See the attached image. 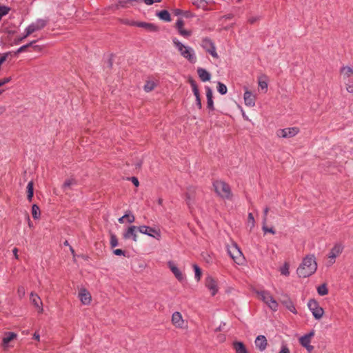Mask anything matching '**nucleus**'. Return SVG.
I'll return each instance as SVG.
<instances>
[{"label": "nucleus", "instance_id": "nucleus-19", "mask_svg": "<svg viewBox=\"0 0 353 353\" xmlns=\"http://www.w3.org/2000/svg\"><path fill=\"white\" fill-rule=\"evenodd\" d=\"M175 28L177 30L179 34L185 38H189L192 34L191 30L184 28V21L181 19H179L176 21L175 23Z\"/></svg>", "mask_w": 353, "mask_h": 353}, {"label": "nucleus", "instance_id": "nucleus-44", "mask_svg": "<svg viewBox=\"0 0 353 353\" xmlns=\"http://www.w3.org/2000/svg\"><path fill=\"white\" fill-rule=\"evenodd\" d=\"M206 52H208L209 54H210L214 58H215V59L219 58V55L216 51L215 45L213 47H212L211 48H210V50H206Z\"/></svg>", "mask_w": 353, "mask_h": 353}, {"label": "nucleus", "instance_id": "nucleus-49", "mask_svg": "<svg viewBox=\"0 0 353 353\" xmlns=\"http://www.w3.org/2000/svg\"><path fill=\"white\" fill-rule=\"evenodd\" d=\"M17 292H18L19 296L21 298L25 296V294H26V290H25L24 287H23V286L19 287L18 288Z\"/></svg>", "mask_w": 353, "mask_h": 353}, {"label": "nucleus", "instance_id": "nucleus-21", "mask_svg": "<svg viewBox=\"0 0 353 353\" xmlns=\"http://www.w3.org/2000/svg\"><path fill=\"white\" fill-rule=\"evenodd\" d=\"M17 337V334L14 332H8L4 334V336L2 339L1 346L4 350H6L9 347V343L16 339Z\"/></svg>", "mask_w": 353, "mask_h": 353}, {"label": "nucleus", "instance_id": "nucleus-37", "mask_svg": "<svg viewBox=\"0 0 353 353\" xmlns=\"http://www.w3.org/2000/svg\"><path fill=\"white\" fill-rule=\"evenodd\" d=\"M192 268L194 270V277L197 281H199L202 276V271L196 264H193Z\"/></svg>", "mask_w": 353, "mask_h": 353}, {"label": "nucleus", "instance_id": "nucleus-14", "mask_svg": "<svg viewBox=\"0 0 353 353\" xmlns=\"http://www.w3.org/2000/svg\"><path fill=\"white\" fill-rule=\"evenodd\" d=\"M167 265L168 268L170 270L172 273L174 274L175 278L179 281L182 282L185 281V274L179 270V268L176 266L175 263L172 261H169L167 262Z\"/></svg>", "mask_w": 353, "mask_h": 353}, {"label": "nucleus", "instance_id": "nucleus-26", "mask_svg": "<svg viewBox=\"0 0 353 353\" xmlns=\"http://www.w3.org/2000/svg\"><path fill=\"white\" fill-rule=\"evenodd\" d=\"M197 73L202 81L205 82L210 80L211 75L205 69L199 68L197 69Z\"/></svg>", "mask_w": 353, "mask_h": 353}, {"label": "nucleus", "instance_id": "nucleus-2", "mask_svg": "<svg viewBox=\"0 0 353 353\" xmlns=\"http://www.w3.org/2000/svg\"><path fill=\"white\" fill-rule=\"evenodd\" d=\"M172 41L174 47L183 58L191 63L196 62V55L192 47L183 44L176 38H172Z\"/></svg>", "mask_w": 353, "mask_h": 353}, {"label": "nucleus", "instance_id": "nucleus-43", "mask_svg": "<svg viewBox=\"0 0 353 353\" xmlns=\"http://www.w3.org/2000/svg\"><path fill=\"white\" fill-rule=\"evenodd\" d=\"M110 245L112 248H115L118 245V240L114 234H112L110 236Z\"/></svg>", "mask_w": 353, "mask_h": 353}, {"label": "nucleus", "instance_id": "nucleus-58", "mask_svg": "<svg viewBox=\"0 0 353 353\" xmlns=\"http://www.w3.org/2000/svg\"><path fill=\"white\" fill-rule=\"evenodd\" d=\"M33 339L39 341H40V335L39 334V333L34 332V334H33Z\"/></svg>", "mask_w": 353, "mask_h": 353}, {"label": "nucleus", "instance_id": "nucleus-1", "mask_svg": "<svg viewBox=\"0 0 353 353\" xmlns=\"http://www.w3.org/2000/svg\"><path fill=\"white\" fill-rule=\"evenodd\" d=\"M317 270V262L314 254L304 256L296 269L299 278H307L314 274Z\"/></svg>", "mask_w": 353, "mask_h": 353}, {"label": "nucleus", "instance_id": "nucleus-6", "mask_svg": "<svg viewBox=\"0 0 353 353\" xmlns=\"http://www.w3.org/2000/svg\"><path fill=\"white\" fill-rule=\"evenodd\" d=\"M172 325L178 330H186L188 328V321L183 319L179 312H174L171 316Z\"/></svg>", "mask_w": 353, "mask_h": 353}, {"label": "nucleus", "instance_id": "nucleus-32", "mask_svg": "<svg viewBox=\"0 0 353 353\" xmlns=\"http://www.w3.org/2000/svg\"><path fill=\"white\" fill-rule=\"evenodd\" d=\"M201 47L206 51L214 46V43L209 38H203L201 40Z\"/></svg>", "mask_w": 353, "mask_h": 353}, {"label": "nucleus", "instance_id": "nucleus-36", "mask_svg": "<svg viewBox=\"0 0 353 353\" xmlns=\"http://www.w3.org/2000/svg\"><path fill=\"white\" fill-rule=\"evenodd\" d=\"M157 86V83L154 81H147L144 85V90L146 92H151Z\"/></svg>", "mask_w": 353, "mask_h": 353}, {"label": "nucleus", "instance_id": "nucleus-46", "mask_svg": "<svg viewBox=\"0 0 353 353\" xmlns=\"http://www.w3.org/2000/svg\"><path fill=\"white\" fill-rule=\"evenodd\" d=\"M266 222H263V227H262V229H263V231L265 232V233H267V232H269V233H271L272 234H275V230L272 228H268L267 225H265Z\"/></svg>", "mask_w": 353, "mask_h": 353}, {"label": "nucleus", "instance_id": "nucleus-60", "mask_svg": "<svg viewBox=\"0 0 353 353\" xmlns=\"http://www.w3.org/2000/svg\"><path fill=\"white\" fill-rule=\"evenodd\" d=\"M174 13H175V14H177V15H178V14H180L181 13V10H179V9H176V10H174Z\"/></svg>", "mask_w": 353, "mask_h": 353}, {"label": "nucleus", "instance_id": "nucleus-56", "mask_svg": "<svg viewBox=\"0 0 353 353\" xmlns=\"http://www.w3.org/2000/svg\"><path fill=\"white\" fill-rule=\"evenodd\" d=\"M209 0H194L193 3L197 4L198 3H208Z\"/></svg>", "mask_w": 353, "mask_h": 353}, {"label": "nucleus", "instance_id": "nucleus-29", "mask_svg": "<svg viewBox=\"0 0 353 353\" xmlns=\"http://www.w3.org/2000/svg\"><path fill=\"white\" fill-rule=\"evenodd\" d=\"M120 223H123L125 221L129 223H132L135 221L134 216L130 212L125 214L123 216L118 219Z\"/></svg>", "mask_w": 353, "mask_h": 353}, {"label": "nucleus", "instance_id": "nucleus-11", "mask_svg": "<svg viewBox=\"0 0 353 353\" xmlns=\"http://www.w3.org/2000/svg\"><path fill=\"white\" fill-rule=\"evenodd\" d=\"M138 231L143 234L153 237L157 240L161 238V232L159 229L151 228L147 225H141L138 227Z\"/></svg>", "mask_w": 353, "mask_h": 353}, {"label": "nucleus", "instance_id": "nucleus-17", "mask_svg": "<svg viewBox=\"0 0 353 353\" xmlns=\"http://www.w3.org/2000/svg\"><path fill=\"white\" fill-rule=\"evenodd\" d=\"M245 92L243 94V100L245 105L250 108L255 106L256 96L252 92L249 90L247 88H244Z\"/></svg>", "mask_w": 353, "mask_h": 353}, {"label": "nucleus", "instance_id": "nucleus-63", "mask_svg": "<svg viewBox=\"0 0 353 353\" xmlns=\"http://www.w3.org/2000/svg\"><path fill=\"white\" fill-rule=\"evenodd\" d=\"M243 117H245L246 119H248V117L245 116V114L243 111Z\"/></svg>", "mask_w": 353, "mask_h": 353}, {"label": "nucleus", "instance_id": "nucleus-24", "mask_svg": "<svg viewBox=\"0 0 353 353\" xmlns=\"http://www.w3.org/2000/svg\"><path fill=\"white\" fill-rule=\"evenodd\" d=\"M255 345L260 351L265 350L268 345L266 338L263 335L258 336L255 339Z\"/></svg>", "mask_w": 353, "mask_h": 353}, {"label": "nucleus", "instance_id": "nucleus-12", "mask_svg": "<svg viewBox=\"0 0 353 353\" xmlns=\"http://www.w3.org/2000/svg\"><path fill=\"white\" fill-rule=\"evenodd\" d=\"M279 302L285 307L286 310L293 313L294 314H296L298 313L294 301L288 294H282L279 299Z\"/></svg>", "mask_w": 353, "mask_h": 353}, {"label": "nucleus", "instance_id": "nucleus-57", "mask_svg": "<svg viewBox=\"0 0 353 353\" xmlns=\"http://www.w3.org/2000/svg\"><path fill=\"white\" fill-rule=\"evenodd\" d=\"M26 219H27V221H28V226L30 228H32L33 227V225H32V223L30 221V216L28 214L27 216H26Z\"/></svg>", "mask_w": 353, "mask_h": 353}, {"label": "nucleus", "instance_id": "nucleus-50", "mask_svg": "<svg viewBox=\"0 0 353 353\" xmlns=\"http://www.w3.org/2000/svg\"><path fill=\"white\" fill-rule=\"evenodd\" d=\"M113 253L117 256H125V251L121 249H116L113 250Z\"/></svg>", "mask_w": 353, "mask_h": 353}, {"label": "nucleus", "instance_id": "nucleus-20", "mask_svg": "<svg viewBox=\"0 0 353 353\" xmlns=\"http://www.w3.org/2000/svg\"><path fill=\"white\" fill-rule=\"evenodd\" d=\"M138 228L135 225H131L123 232V237L125 239H132L133 241L137 242L138 241V234L137 231Z\"/></svg>", "mask_w": 353, "mask_h": 353}, {"label": "nucleus", "instance_id": "nucleus-4", "mask_svg": "<svg viewBox=\"0 0 353 353\" xmlns=\"http://www.w3.org/2000/svg\"><path fill=\"white\" fill-rule=\"evenodd\" d=\"M340 76L345 85L346 90L353 93V68L350 66H343L340 70Z\"/></svg>", "mask_w": 353, "mask_h": 353}, {"label": "nucleus", "instance_id": "nucleus-51", "mask_svg": "<svg viewBox=\"0 0 353 353\" xmlns=\"http://www.w3.org/2000/svg\"><path fill=\"white\" fill-rule=\"evenodd\" d=\"M11 81V77H6L2 79H0V87L5 85L6 83H9Z\"/></svg>", "mask_w": 353, "mask_h": 353}, {"label": "nucleus", "instance_id": "nucleus-10", "mask_svg": "<svg viewBox=\"0 0 353 353\" xmlns=\"http://www.w3.org/2000/svg\"><path fill=\"white\" fill-rule=\"evenodd\" d=\"M205 286L212 296H215L219 290L218 280L210 275L205 279Z\"/></svg>", "mask_w": 353, "mask_h": 353}, {"label": "nucleus", "instance_id": "nucleus-5", "mask_svg": "<svg viewBox=\"0 0 353 353\" xmlns=\"http://www.w3.org/2000/svg\"><path fill=\"white\" fill-rule=\"evenodd\" d=\"M258 299L262 301L271 310L276 312L279 309V303L268 291H261L257 293Z\"/></svg>", "mask_w": 353, "mask_h": 353}, {"label": "nucleus", "instance_id": "nucleus-59", "mask_svg": "<svg viewBox=\"0 0 353 353\" xmlns=\"http://www.w3.org/2000/svg\"><path fill=\"white\" fill-rule=\"evenodd\" d=\"M26 37H24V35H23V37H21L20 38H19V39H17V43H18L21 42V41H22L24 39H26Z\"/></svg>", "mask_w": 353, "mask_h": 353}, {"label": "nucleus", "instance_id": "nucleus-31", "mask_svg": "<svg viewBox=\"0 0 353 353\" xmlns=\"http://www.w3.org/2000/svg\"><path fill=\"white\" fill-rule=\"evenodd\" d=\"M157 16L161 20L170 22L171 21V17L168 11L167 10H161L157 12Z\"/></svg>", "mask_w": 353, "mask_h": 353}, {"label": "nucleus", "instance_id": "nucleus-13", "mask_svg": "<svg viewBox=\"0 0 353 353\" xmlns=\"http://www.w3.org/2000/svg\"><path fill=\"white\" fill-rule=\"evenodd\" d=\"M314 336V331H311L307 334L300 337L299 343L304 347L308 352H311L314 350V347L310 345L312 338Z\"/></svg>", "mask_w": 353, "mask_h": 353}, {"label": "nucleus", "instance_id": "nucleus-9", "mask_svg": "<svg viewBox=\"0 0 353 353\" xmlns=\"http://www.w3.org/2000/svg\"><path fill=\"white\" fill-rule=\"evenodd\" d=\"M123 23L125 24L129 25V26H137V27L144 28L145 30H147L148 32H158L159 30V27L157 25H155L154 23H152L142 22V21H125Z\"/></svg>", "mask_w": 353, "mask_h": 353}, {"label": "nucleus", "instance_id": "nucleus-55", "mask_svg": "<svg viewBox=\"0 0 353 353\" xmlns=\"http://www.w3.org/2000/svg\"><path fill=\"white\" fill-rule=\"evenodd\" d=\"M12 252H13V254H14V256L15 259H19V256H18V254H17V252H18V249H17V248H14L13 249V250H12Z\"/></svg>", "mask_w": 353, "mask_h": 353}, {"label": "nucleus", "instance_id": "nucleus-40", "mask_svg": "<svg viewBox=\"0 0 353 353\" xmlns=\"http://www.w3.org/2000/svg\"><path fill=\"white\" fill-rule=\"evenodd\" d=\"M217 90L221 94H225L228 92V88L225 84L221 82L217 83Z\"/></svg>", "mask_w": 353, "mask_h": 353}, {"label": "nucleus", "instance_id": "nucleus-64", "mask_svg": "<svg viewBox=\"0 0 353 353\" xmlns=\"http://www.w3.org/2000/svg\"><path fill=\"white\" fill-rule=\"evenodd\" d=\"M70 250H71V252H72V253H73V252H74L73 249H72V248H71Z\"/></svg>", "mask_w": 353, "mask_h": 353}, {"label": "nucleus", "instance_id": "nucleus-8", "mask_svg": "<svg viewBox=\"0 0 353 353\" xmlns=\"http://www.w3.org/2000/svg\"><path fill=\"white\" fill-rule=\"evenodd\" d=\"M307 307L316 320H320L324 315V310L315 299L308 301Z\"/></svg>", "mask_w": 353, "mask_h": 353}, {"label": "nucleus", "instance_id": "nucleus-15", "mask_svg": "<svg viewBox=\"0 0 353 353\" xmlns=\"http://www.w3.org/2000/svg\"><path fill=\"white\" fill-rule=\"evenodd\" d=\"M343 247L341 244H336L333 246L328 254V263L330 265L335 262V259L343 252Z\"/></svg>", "mask_w": 353, "mask_h": 353}, {"label": "nucleus", "instance_id": "nucleus-54", "mask_svg": "<svg viewBox=\"0 0 353 353\" xmlns=\"http://www.w3.org/2000/svg\"><path fill=\"white\" fill-rule=\"evenodd\" d=\"M132 182L137 187H138L139 185V182L138 179L136 177H132Z\"/></svg>", "mask_w": 353, "mask_h": 353}, {"label": "nucleus", "instance_id": "nucleus-48", "mask_svg": "<svg viewBox=\"0 0 353 353\" xmlns=\"http://www.w3.org/2000/svg\"><path fill=\"white\" fill-rule=\"evenodd\" d=\"M279 353H290V351L287 345L283 344Z\"/></svg>", "mask_w": 353, "mask_h": 353}, {"label": "nucleus", "instance_id": "nucleus-7", "mask_svg": "<svg viewBox=\"0 0 353 353\" xmlns=\"http://www.w3.org/2000/svg\"><path fill=\"white\" fill-rule=\"evenodd\" d=\"M228 252L237 264H242L244 261L243 255L236 243H232L230 245H228Z\"/></svg>", "mask_w": 353, "mask_h": 353}, {"label": "nucleus", "instance_id": "nucleus-27", "mask_svg": "<svg viewBox=\"0 0 353 353\" xmlns=\"http://www.w3.org/2000/svg\"><path fill=\"white\" fill-rule=\"evenodd\" d=\"M232 347L236 353H248L245 345L241 341L233 342Z\"/></svg>", "mask_w": 353, "mask_h": 353}, {"label": "nucleus", "instance_id": "nucleus-34", "mask_svg": "<svg viewBox=\"0 0 353 353\" xmlns=\"http://www.w3.org/2000/svg\"><path fill=\"white\" fill-rule=\"evenodd\" d=\"M27 192H28V200L31 201L34 195V183L32 181H30L27 185Z\"/></svg>", "mask_w": 353, "mask_h": 353}, {"label": "nucleus", "instance_id": "nucleus-3", "mask_svg": "<svg viewBox=\"0 0 353 353\" xmlns=\"http://www.w3.org/2000/svg\"><path fill=\"white\" fill-rule=\"evenodd\" d=\"M213 188L216 194L224 199H230L232 198L231 189L225 182L216 180L213 182Z\"/></svg>", "mask_w": 353, "mask_h": 353}, {"label": "nucleus", "instance_id": "nucleus-28", "mask_svg": "<svg viewBox=\"0 0 353 353\" xmlns=\"http://www.w3.org/2000/svg\"><path fill=\"white\" fill-rule=\"evenodd\" d=\"M290 265L289 262H284V263L281 265L279 269L281 274L286 277L289 276L290 274Z\"/></svg>", "mask_w": 353, "mask_h": 353}, {"label": "nucleus", "instance_id": "nucleus-45", "mask_svg": "<svg viewBox=\"0 0 353 353\" xmlns=\"http://www.w3.org/2000/svg\"><path fill=\"white\" fill-rule=\"evenodd\" d=\"M34 23L38 26L39 30L43 28L46 25V21L43 19H38Z\"/></svg>", "mask_w": 353, "mask_h": 353}, {"label": "nucleus", "instance_id": "nucleus-33", "mask_svg": "<svg viewBox=\"0 0 353 353\" xmlns=\"http://www.w3.org/2000/svg\"><path fill=\"white\" fill-rule=\"evenodd\" d=\"M38 30H39L38 26L34 23H32L26 29V34H24V37H28L32 33Z\"/></svg>", "mask_w": 353, "mask_h": 353}, {"label": "nucleus", "instance_id": "nucleus-35", "mask_svg": "<svg viewBox=\"0 0 353 353\" xmlns=\"http://www.w3.org/2000/svg\"><path fill=\"white\" fill-rule=\"evenodd\" d=\"M32 215L34 219H39L41 216V210L37 204L32 206Z\"/></svg>", "mask_w": 353, "mask_h": 353}, {"label": "nucleus", "instance_id": "nucleus-41", "mask_svg": "<svg viewBox=\"0 0 353 353\" xmlns=\"http://www.w3.org/2000/svg\"><path fill=\"white\" fill-rule=\"evenodd\" d=\"M75 183H76V181H75L74 179H67L64 182L63 186L64 188H70V186L74 185Z\"/></svg>", "mask_w": 353, "mask_h": 353}, {"label": "nucleus", "instance_id": "nucleus-47", "mask_svg": "<svg viewBox=\"0 0 353 353\" xmlns=\"http://www.w3.org/2000/svg\"><path fill=\"white\" fill-rule=\"evenodd\" d=\"M259 20L258 16H251L248 19V22L250 24H254Z\"/></svg>", "mask_w": 353, "mask_h": 353}, {"label": "nucleus", "instance_id": "nucleus-53", "mask_svg": "<svg viewBox=\"0 0 353 353\" xmlns=\"http://www.w3.org/2000/svg\"><path fill=\"white\" fill-rule=\"evenodd\" d=\"M27 48H28V46H22L17 50L16 53H21V52H23Z\"/></svg>", "mask_w": 353, "mask_h": 353}, {"label": "nucleus", "instance_id": "nucleus-16", "mask_svg": "<svg viewBox=\"0 0 353 353\" xmlns=\"http://www.w3.org/2000/svg\"><path fill=\"white\" fill-rule=\"evenodd\" d=\"M300 130L297 127H290L279 130L277 135L282 138H292L295 137L299 132Z\"/></svg>", "mask_w": 353, "mask_h": 353}, {"label": "nucleus", "instance_id": "nucleus-22", "mask_svg": "<svg viewBox=\"0 0 353 353\" xmlns=\"http://www.w3.org/2000/svg\"><path fill=\"white\" fill-rule=\"evenodd\" d=\"M31 303L37 309L39 313H42L43 311V303L41 298L35 293L31 292L30 297Z\"/></svg>", "mask_w": 353, "mask_h": 353}, {"label": "nucleus", "instance_id": "nucleus-38", "mask_svg": "<svg viewBox=\"0 0 353 353\" xmlns=\"http://www.w3.org/2000/svg\"><path fill=\"white\" fill-rule=\"evenodd\" d=\"M248 227L250 228V230H252L254 227L255 226V220L254 218V216L252 213H249L248 215V222H247Z\"/></svg>", "mask_w": 353, "mask_h": 353}, {"label": "nucleus", "instance_id": "nucleus-18", "mask_svg": "<svg viewBox=\"0 0 353 353\" xmlns=\"http://www.w3.org/2000/svg\"><path fill=\"white\" fill-rule=\"evenodd\" d=\"M78 296L83 305H89L92 302L91 294L84 288L79 289Z\"/></svg>", "mask_w": 353, "mask_h": 353}, {"label": "nucleus", "instance_id": "nucleus-61", "mask_svg": "<svg viewBox=\"0 0 353 353\" xmlns=\"http://www.w3.org/2000/svg\"><path fill=\"white\" fill-rule=\"evenodd\" d=\"M158 203H159V205H162V203H163V199H162L161 198H160V199H158Z\"/></svg>", "mask_w": 353, "mask_h": 353}, {"label": "nucleus", "instance_id": "nucleus-39", "mask_svg": "<svg viewBox=\"0 0 353 353\" xmlns=\"http://www.w3.org/2000/svg\"><path fill=\"white\" fill-rule=\"evenodd\" d=\"M317 292L320 296H325V295L327 294L328 290H327L326 284H322V285H319L317 288Z\"/></svg>", "mask_w": 353, "mask_h": 353}, {"label": "nucleus", "instance_id": "nucleus-62", "mask_svg": "<svg viewBox=\"0 0 353 353\" xmlns=\"http://www.w3.org/2000/svg\"><path fill=\"white\" fill-rule=\"evenodd\" d=\"M34 43H35V41H31L30 43H29L28 44H26V46H28V47L31 46Z\"/></svg>", "mask_w": 353, "mask_h": 353}, {"label": "nucleus", "instance_id": "nucleus-42", "mask_svg": "<svg viewBox=\"0 0 353 353\" xmlns=\"http://www.w3.org/2000/svg\"><path fill=\"white\" fill-rule=\"evenodd\" d=\"M138 1H131V0H121L119 1V6L121 8H128V4L132 2H137Z\"/></svg>", "mask_w": 353, "mask_h": 353}, {"label": "nucleus", "instance_id": "nucleus-52", "mask_svg": "<svg viewBox=\"0 0 353 353\" xmlns=\"http://www.w3.org/2000/svg\"><path fill=\"white\" fill-rule=\"evenodd\" d=\"M269 208L268 207H266L264 210H263V214H264V217H263V222H266L267 221V216H268V212H269Z\"/></svg>", "mask_w": 353, "mask_h": 353}, {"label": "nucleus", "instance_id": "nucleus-23", "mask_svg": "<svg viewBox=\"0 0 353 353\" xmlns=\"http://www.w3.org/2000/svg\"><path fill=\"white\" fill-rule=\"evenodd\" d=\"M189 82L191 85L194 95L195 96V98H196V105L198 106L199 109H201L202 103H201V100L198 86H197L195 81H194L193 79H190Z\"/></svg>", "mask_w": 353, "mask_h": 353}, {"label": "nucleus", "instance_id": "nucleus-25", "mask_svg": "<svg viewBox=\"0 0 353 353\" xmlns=\"http://www.w3.org/2000/svg\"><path fill=\"white\" fill-rule=\"evenodd\" d=\"M206 91V98H207V106L210 110H214V101L212 99L213 97V93L212 90L210 88L206 87L205 88Z\"/></svg>", "mask_w": 353, "mask_h": 353}, {"label": "nucleus", "instance_id": "nucleus-30", "mask_svg": "<svg viewBox=\"0 0 353 353\" xmlns=\"http://www.w3.org/2000/svg\"><path fill=\"white\" fill-rule=\"evenodd\" d=\"M258 85L261 90H265V92H267L268 86L267 77L265 75L259 77L258 78Z\"/></svg>", "mask_w": 353, "mask_h": 353}]
</instances>
